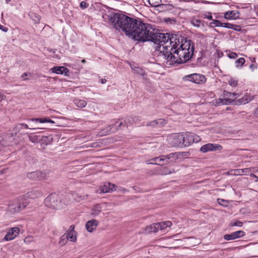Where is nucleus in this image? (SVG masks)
I'll use <instances>...</instances> for the list:
<instances>
[{"label": "nucleus", "mask_w": 258, "mask_h": 258, "mask_svg": "<svg viewBox=\"0 0 258 258\" xmlns=\"http://www.w3.org/2000/svg\"><path fill=\"white\" fill-rule=\"evenodd\" d=\"M109 21L115 29L121 30L135 40L153 42L159 55L163 56L169 64L184 63L193 55L195 47L191 40L176 34L154 33L149 25L122 14H114Z\"/></svg>", "instance_id": "nucleus-1"}, {"label": "nucleus", "mask_w": 258, "mask_h": 258, "mask_svg": "<svg viewBox=\"0 0 258 258\" xmlns=\"http://www.w3.org/2000/svg\"><path fill=\"white\" fill-rule=\"evenodd\" d=\"M222 98L214 100L212 103L214 105H220V104H229L233 101H235V99L239 96L238 93H231L226 90L223 91Z\"/></svg>", "instance_id": "nucleus-2"}, {"label": "nucleus", "mask_w": 258, "mask_h": 258, "mask_svg": "<svg viewBox=\"0 0 258 258\" xmlns=\"http://www.w3.org/2000/svg\"><path fill=\"white\" fill-rule=\"evenodd\" d=\"M46 206L53 209H59L61 206V201L59 197L55 194H51L44 200Z\"/></svg>", "instance_id": "nucleus-3"}, {"label": "nucleus", "mask_w": 258, "mask_h": 258, "mask_svg": "<svg viewBox=\"0 0 258 258\" xmlns=\"http://www.w3.org/2000/svg\"><path fill=\"white\" fill-rule=\"evenodd\" d=\"M169 144L173 147H182L184 146L183 135L178 133L172 135L168 139Z\"/></svg>", "instance_id": "nucleus-4"}, {"label": "nucleus", "mask_w": 258, "mask_h": 258, "mask_svg": "<svg viewBox=\"0 0 258 258\" xmlns=\"http://www.w3.org/2000/svg\"><path fill=\"white\" fill-rule=\"evenodd\" d=\"M184 146L187 147L194 143H198L201 140V138L193 133L187 132L183 135Z\"/></svg>", "instance_id": "nucleus-5"}, {"label": "nucleus", "mask_w": 258, "mask_h": 258, "mask_svg": "<svg viewBox=\"0 0 258 258\" xmlns=\"http://www.w3.org/2000/svg\"><path fill=\"white\" fill-rule=\"evenodd\" d=\"M27 202L20 203L19 199L13 201L9 206V211L13 213L20 212L24 209L27 205Z\"/></svg>", "instance_id": "nucleus-6"}, {"label": "nucleus", "mask_w": 258, "mask_h": 258, "mask_svg": "<svg viewBox=\"0 0 258 258\" xmlns=\"http://www.w3.org/2000/svg\"><path fill=\"white\" fill-rule=\"evenodd\" d=\"M185 78L188 81L197 84H203L207 81V79L204 75L196 73L186 75Z\"/></svg>", "instance_id": "nucleus-7"}, {"label": "nucleus", "mask_w": 258, "mask_h": 258, "mask_svg": "<svg viewBox=\"0 0 258 258\" xmlns=\"http://www.w3.org/2000/svg\"><path fill=\"white\" fill-rule=\"evenodd\" d=\"M222 149L223 147L220 145L208 143L202 146L201 147L200 151L203 153H207L209 151H220Z\"/></svg>", "instance_id": "nucleus-8"}, {"label": "nucleus", "mask_w": 258, "mask_h": 258, "mask_svg": "<svg viewBox=\"0 0 258 258\" xmlns=\"http://www.w3.org/2000/svg\"><path fill=\"white\" fill-rule=\"evenodd\" d=\"M20 229L17 227H15L9 229L7 233L5 236L4 239L5 241H10L14 239L19 234Z\"/></svg>", "instance_id": "nucleus-9"}, {"label": "nucleus", "mask_w": 258, "mask_h": 258, "mask_svg": "<svg viewBox=\"0 0 258 258\" xmlns=\"http://www.w3.org/2000/svg\"><path fill=\"white\" fill-rule=\"evenodd\" d=\"M188 155V152H175L171 153L165 156L166 159H167V163H168V160L170 159H171L172 161H175L176 159L185 158Z\"/></svg>", "instance_id": "nucleus-10"}, {"label": "nucleus", "mask_w": 258, "mask_h": 258, "mask_svg": "<svg viewBox=\"0 0 258 258\" xmlns=\"http://www.w3.org/2000/svg\"><path fill=\"white\" fill-rule=\"evenodd\" d=\"M115 185L110 183H105L102 186H101L96 192L98 194L106 193L115 190Z\"/></svg>", "instance_id": "nucleus-11"}, {"label": "nucleus", "mask_w": 258, "mask_h": 258, "mask_svg": "<svg viewBox=\"0 0 258 258\" xmlns=\"http://www.w3.org/2000/svg\"><path fill=\"white\" fill-rule=\"evenodd\" d=\"M75 226L74 225H71L68 230L67 233L65 234L66 237L69 240L72 242H76L77 241V232L75 231Z\"/></svg>", "instance_id": "nucleus-12"}, {"label": "nucleus", "mask_w": 258, "mask_h": 258, "mask_svg": "<svg viewBox=\"0 0 258 258\" xmlns=\"http://www.w3.org/2000/svg\"><path fill=\"white\" fill-rule=\"evenodd\" d=\"M76 194L72 193H66L64 194L62 198L60 199L61 203H63L64 205H67L70 203L72 202L73 200H76L75 196Z\"/></svg>", "instance_id": "nucleus-13"}, {"label": "nucleus", "mask_w": 258, "mask_h": 258, "mask_svg": "<svg viewBox=\"0 0 258 258\" xmlns=\"http://www.w3.org/2000/svg\"><path fill=\"white\" fill-rule=\"evenodd\" d=\"M27 176L28 178L33 180H41L44 178L43 173L39 171L28 173Z\"/></svg>", "instance_id": "nucleus-14"}, {"label": "nucleus", "mask_w": 258, "mask_h": 258, "mask_svg": "<svg viewBox=\"0 0 258 258\" xmlns=\"http://www.w3.org/2000/svg\"><path fill=\"white\" fill-rule=\"evenodd\" d=\"M98 223V221L95 219L88 221L85 225L86 230L89 232H93L97 227Z\"/></svg>", "instance_id": "nucleus-15"}, {"label": "nucleus", "mask_w": 258, "mask_h": 258, "mask_svg": "<svg viewBox=\"0 0 258 258\" xmlns=\"http://www.w3.org/2000/svg\"><path fill=\"white\" fill-rule=\"evenodd\" d=\"M253 99V97L248 94L247 93L245 94L242 97L237 99L235 101V104L236 105H241V104H245Z\"/></svg>", "instance_id": "nucleus-16"}, {"label": "nucleus", "mask_w": 258, "mask_h": 258, "mask_svg": "<svg viewBox=\"0 0 258 258\" xmlns=\"http://www.w3.org/2000/svg\"><path fill=\"white\" fill-rule=\"evenodd\" d=\"M239 17V13L237 11H230L225 12L224 17L226 19H236Z\"/></svg>", "instance_id": "nucleus-17"}, {"label": "nucleus", "mask_w": 258, "mask_h": 258, "mask_svg": "<svg viewBox=\"0 0 258 258\" xmlns=\"http://www.w3.org/2000/svg\"><path fill=\"white\" fill-rule=\"evenodd\" d=\"M158 223H154L153 224H151V225L146 227L145 228V232L146 233H156L159 230H161V226Z\"/></svg>", "instance_id": "nucleus-18"}, {"label": "nucleus", "mask_w": 258, "mask_h": 258, "mask_svg": "<svg viewBox=\"0 0 258 258\" xmlns=\"http://www.w3.org/2000/svg\"><path fill=\"white\" fill-rule=\"evenodd\" d=\"M52 72L57 74H65L69 72V70L67 68L64 67H55L51 69Z\"/></svg>", "instance_id": "nucleus-19"}, {"label": "nucleus", "mask_w": 258, "mask_h": 258, "mask_svg": "<svg viewBox=\"0 0 258 258\" xmlns=\"http://www.w3.org/2000/svg\"><path fill=\"white\" fill-rule=\"evenodd\" d=\"M42 196V194L40 191L36 190L28 192L26 195L27 198L33 199L41 197Z\"/></svg>", "instance_id": "nucleus-20"}, {"label": "nucleus", "mask_w": 258, "mask_h": 258, "mask_svg": "<svg viewBox=\"0 0 258 258\" xmlns=\"http://www.w3.org/2000/svg\"><path fill=\"white\" fill-rule=\"evenodd\" d=\"M73 102L77 107L80 108H84L87 104V103L85 100L80 99L77 98H75Z\"/></svg>", "instance_id": "nucleus-21"}, {"label": "nucleus", "mask_w": 258, "mask_h": 258, "mask_svg": "<svg viewBox=\"0 0 258 258\" xmlns=\"http://www.w3.org/2000/svg\"><path fill=\"white\" fill-rule=\"evenodd\" d=\"M155 164L159 165H163L167 164V159L165 156H162L160 157H155Z\"/></svg>", "instance_id": "nucleus-22"}, {"label": "nucleus", "mask_w": 258, "mask_h": 258, "mask_svg": "<svg viewBox=\"0 0 258 258\" xmlns=\"http://www.w3.org/2000/svg\"><path fill=\"white\" fill-rule=\"evenodd\" d=\"M31 120L32 121H35L36 122H39L40 123H54L55 122L49 119L48 117H44V118H31Z\"/></svg>", "instance_id": "nucleus-23"}, {"label": "nucleus", "mask_w": 258, "mask_h": 258, "mask_svg": "<svg viewBox=\"0 0 258 258\" xmlns=\"http://www.w3.org/2000/svg\"><path fill=\"white\" fill-rule=\"evenodd\" d=\"M101 211V206L99 204L95 205L92 209V215L96 216Z\"/></svg>", "instance_id": "nucleus-24"}, {"label": "nucleus", "mask_w": 258, "mask_h": 258, "mask_svg": "<svg viewBox=\"0 0 258 258\" xmlns=\"http://www.w3.org/2000/svg\"><path fill=\"white\" fill-rule=\"evenodd\" d=\"M227 84L232 88H235L237 86L238 80L235 78H230L227 80Z\"/></svg>", "instance_id": "nucleus-25"}, {"label": "nucleus", "mask_w": 258, "mask_h": 258, "mask_svg": "<svg viewBox=\"0 0 258 258\" xmlns=\"http://www.w3.org/2000/svg\"><path fill=\"white\" fill-rule=\"evenodd\" d=\"M164 122V120L163 119H159L158 120H154L150 122L147 124V125L156 126L158 125L159 123L162 124Z\"/></svg>", "instance_id": "nucleus-26"}, {"label": "nucleus", "mask_w": 258, "mask_h": 258, "mask_svg": "<svg viewBox=\"0 0 258 258\" xmlns=\"http://www.w3.org/2000/svg\"><path fill=\"white\" fill-rule=\"evenodd\" d=\"M158 223L160 225V226H161V230L164 229L167 227H170L172 225V223L169 221Z\"/></svg>", "instance_id": "nucleus-27"}, {"label": "nucleus", "mask_w": 258, "mask_h": 258, "mask_svg": "<svg viewBox=\"0 0 258 258\" xmlns=\"http://www.w3.org/2000/svg\"><path fill=\"white\" fill-rule=\"evenodd\" d=\"M28 138L30 141L33 143H37L40 140V136L37 135H29Z\"/></svg>", "instance_id": "nucleus-28"}, {"label": "nucleus", "mask_w": 258, "mask_h": 258, "mask_svg": "<svg viewBox=\"0 0 258 258\" xmlns=\"http://www.w3.org/2000/svg\"><path fill=\"white\" fill-rule=\"evenodd\" d=\"M213 22L210 23V26L211 27H221L222 23L219 20H213Z\"/></svg>", "instance_id": "nucleus-29"}, {"label": "nucleus", "mask_w": 258, "mask_h": 258, "mask_svg": "<svg viewBox=\"0 0 258 258\" xmlns=\"http://www.w3.org/2000/svg\"><path fill=\"white\" fill-rule=\"evenodd\" d=\"M170 7V5L159 4V5L158 6L157 8H158V10L160 11H165L168 10Z\"/></svg>", "instance_id": "nucleus-30"}, {"label": "nucleus", "mask_w": 258, "mask_h": 258, "mask_svg": "<svg viewBox=\"0 0 258 258\" xmlns=\"http://www.w3.org/2000/svg\"><path fill=\"white\" fill-rule=\"evenodd\" d=\"M161 2V0H148L149 5L153 7H157Z\"/></svg>", "instance_id": "nucleus-31"}, {"label": "nucleus", "mask_w": 258, "mask_h": 258, "mask_svg": "<svg viewBox=\"0 0 258 258\" xmlns=\"http://www.w3.org/2000/svg\"><path fill=\"white\" fill-rule=\"evenodd\" d=\"M235 239L241 238L245 235V232L242 230H239L233 232Z\"/></svg>", "instance_id": "nucleus-32"}, {"label": "nucleus", "mask_w": 258, "mask_h": 258, "mask_svg": "<svg viewBox=\"0 0 258 258\" xmlns=\"http://www.w3.org/2000/svg\"><path fill=\"white\" fill-rule=\"evenodd\" d=\"M68 240V239L67 237H66V234H63L60 237L59 243L60 245L63 246L66 244Z\"/></svg>", "instance_id": "nucleus-33"}, {"label": "nucleus", "mask_w": 258, "mask_h": 258, "mask_svg": "<svg viewBox=\"0 0 258 258\" xmlns=\"http://www.w3.org/2000/svg\"><path fill=\"white\" fill-rule=\"evenodd\" d=\"M245 62V59L243 57L239 58L236 60L235 63L237 67H241Z\"/></svg>", "instance_id": "nucleus-34"}, {"label": "nucleus", "mask_w": 258, "mask_h": 258, "mask_svg": "<svg viewBox=\"0 0 258 258\" xmlns=\"http://www.w3.org/2000/svg\"><path fill=\"white\" fill-rule=\"evenodd\" d=\"M191 24L194 26L199 27L202 24V21L197 19H192L191 20Z\"/></svg>", "instance_id": "nucleus-35"}, {"label": "nucleus", "mask_w": 258, "mask_h": 258, "mask_svg": "<svg viewBox=\"0 0 258 258\" xmlns=\"http://www.w3.org/2000/svg\"><path fill=\"white\" fill-rule=\"evenodd\" d=\"M132 119V122H130V121H129L130 124H134V123L137 124V123H138V121L141 120L140 117L138 116H134V117L130 116V117H128V119Z\"/></svg>", "instance_id": "nucleus-36"}, {"label": "nucleus", "mask_w": 258, "mask_h": 258, "mask_svg": "<svg viewBox=\"0 0 258 258\" xmlns=\"http://www.w3.org/2000/svg\"><path fill=\"white\" fill-rule=\"evenodd\" d=\"M224 239L226 240H231L235 239L233 233L225 234L224 236Z\"/></svg>", "instance_id": "nucleus-37"}, {"label": "nucleus", "mask_w": 258, "mask_h": 258, "mask_svg": "<svg viewBox=\"0 0 258 258\" xmlns=\"http://www.w3.org/2000/svg\"><path fill=\"white\" fill-rule=\"evenodd\" d=\"M202 17L205 19H208L209 20H213L212 13L210 12H205L202 14Z\"/></svg>", "instance_id": "nucleus-38"}, {"label": "nucleus", "mask_w": 258, "mask_h": 258, "mask_svg": "<svg viewBox=\"0 0 258 258\" xmlns=\"http://www.w3.org/2000/svg\"><path fill=\"white\" fill-rule=\"evenodd\" d=\"M231 226H238L242 227L243 226V223L239 220H236L235 222H232L230 223Z\"/></svg>", "instance_id": "nucleus-39"}, {"label": "nucleus", "mask_w": 258, "mask_h": 258, "mask_svg": "<svg viewBox=\"0 0 258 258\" xmlns=\"http://www.w3.org/2000/svg\"><path fill=\"white\" fill-rule=\"evenodd\" d=\"M217 202L220 205L223 206H226L227 202L225 200H223L222 199H217Z\"/></svg>", "instance_id": "nucleus-40"}, {"label": "nucleus", "mask_w": 258, "mask_h": 258, "mask_svg": "<svg viewBox=\"0 0 258 258\" xmlns=\"http://www.w3.org/2000/svg\"><path fill=\"white\" fill-rule=\"evenodd\" d=\"M233 24L229 23H222V27H225L226 28L231 29Z\"/></svg>", "instance_id": "nucleus-41"}, {"label": "nucleus", "mask_w": 258, "mask_h": 258, "mask_svg": "<svg viewBox=\"0 0 258 258\" xmlns=\"http://www.w3.org/2000/svg\"><path fill=\"white\" fill-rule=\"evenodd\" d=\"M233 172V174L235 175H242L243 174V169H235Z\"/></svg>", "instance_id": "nucleus-42"}, {"label": "nucleus", "mask_w": 258, "mask_h": 258, "mask_svg": "<svg viewBox=\"0 0 258 258\" xmlns=\"http://www.w3.org/2000/svg\"><path fill=\"white\" fill-rule=\"evenodd\" d=\"M232 28H231V29H233L236 31H241V27L239 25H234L233 24Z\"/></svg>", "instance_id": "nucleus-43"}, {"label": "nucleus", "mask_w": 258, "mask_h": 258, "mask_svg": "<svg viewBox=\"0 0 258 258\" xmlns=\"http://www.w3.org/2000/svg\"><path fill=\"white\" fill-rule=\"evenodd\" d=\"M30 75H31V74L29 73H24V74H23L21 75V78H22V79L23 81H26L28 79V78H26V77H27V76H30Z\"/></svg>", "instance_id": "nucleus-44"}, {"label": "nucleus", "mask_w": 258, "mask_h": 258, "mask_svg": "<svg viewBox=\"0 0 258 258\" xmlns=\"http://www.w3.org/2000/svg\"><path fill=\"white\" fill-rule=\"evenodd\" d=\"M238 56V55L235 52H231L229 54V57L231 58H236V57H237Z\"/></svg>", "instance_id": "nucleus-45"}, {"label": "nucleus", "mask_w": 258, "mask_h": 258, "mask_svg": "<svg viewBox=\"0 0 258 258\" xmlns=\"http://www.w3.org/2000/svg\"><path fill=\"white\" fill-rule=\"evenodd\" d=\"M80 6L82 9H85L88 7V5L85 2L82 1L81 2Z\"/></svg>", "instance_id": "nucleus-46"}, {"label": "nucleus", "mask_w": 258, "mask_h": 258, "mask_svg": "<svg viewBox=\"0 0 258 258\" xmlns=\"http://www.w3.org/2000/svg\"><path fill=\"white\" fill-rule=\"evenodd\" d=\"M251 172V169L246 168L243 169V174H248Z\"/></svg>", "instance_id": "nucleus-47"}, {"label": "nucleus", "mask_w": 258, "mask_h": 258, "mask_svg": "<svg viewBox=\"0 0 258 258\" xmlns=\"http://www.w3.org/2000/svg\"><path fill=\"white\" fill-rule=\"evenodd\" d=\"M147 164H155V158L147 161Z\"/></svg>", "instance_id": "nucleus-48"}, {"label": "nucleus", "mask_w": 258, "mask_h": 258, "mask_svg": "<svg viewBox=\"0 0 258 258\" xmlns=\"http://www.w3.org/2000/svg\"><path fill=\"white\" fill-rule=\"evenodd\" d=\"M249 67L252 71H253L254 70L257 69V66L254 64H251Z\"/></svg>", "instance_id": "nucleus-49"}, {"label": "nucleus", "mask_w": 258, "mask_h": 258, "mask_svg": "<svg viewBox=\"0 0 258 258\" xmlns=\"http://www.w3.org/2000/svg\"><path fill=\"white\" fill-rule=\"evenodd\" d=\"M19 125H21V126H23L24 128H27V129L29 128V127H28V125L27 124H26V123H20L19 124ZM18 126V125H17V126Z\"/></svg>", "instance_id": "nucleus-50"}, {"label": "nucleus", "mask_w": 258, "mask_h": 258, "mask_svg": "<svg viewBox=\"0 0 258 258\" xmlns=\"http://www.w3.org/2000/svg\"><path fill=\"white\" fill-rule=\"evenodd\" d=\"M129 121H130V122H132V119H128V117L125 120V123H126V124L127 125L131 124L129 123Z\"/></svg>", "instance_id": "nucleus-51"}, {"label": "nucleus", "mask_w": 258, "mask_h": 258, "mask_svg": "<svg viewBox=\"0 0 258 258\" xmlns=\"http://www.w3.org/2000/svg\"><path fill=\"white\" fill-rule=\"evenodd\" d=\"M0 29H2L4 32H7L8 30V29L7 27H4L2 26H1V28Z\"/></svg>", "instance_id": "nucleus-52"}, {"label": "nucleus", "mask_w": 258, "mask_h": 258, "mask_svg": "<svg viewBox=\"0 0 258 258\" xmlns=\"http://www.w3.org/2000/svg\"><path fill=\"white\" fill-rule=\"evenodd\" d=\"M192 2H193L195 4H198V3H200L201 2L203 3L202 1H201L200 0H192Z\"/></svg>", "instance_id": "nucleus-53"}, {"label": "nucleus", "mask_w": 258, "mask_h": 258, "mask_svg": "<svg viewBox=\"0 0 258 258\" xmlns=\"http://www.w3.org/2000/svg\"><path fill=\"white\" fill-rule=\"evenodd\" d=\"M100 82L102 84H104L106 82V80L105 79H101Z\"/></svg>", "instance_id": "nucleus-54"}, {"label": "nucleus", "mask_w": 258, "mask_h": 258, "mask_svg": "<svg viewBox=\"0 0 258 258\" xmlns=\"http://www.w3.org/2000/svg\"><path fill=\"white\" fill-rule=\"evenodd\" d=\"M250 177H255V178H256V177H257V176H256L254 174H253V173H251V174H250Z\"/></svg>", "instance_id": "nucleus-55"}, {"label": "nucleus", "mask_w": 258, "mask_h": 258, "mask_svg": "<svg viewBox=\"0 0 258 258\" xmlns=\"http://www.w3.org/2000/svg\"><path fill=\"white\" fill-rule=\"evenodd\" d=\"M255 113V115L258 117V108L257 109V110Z\"/></svg>", "instance_id": "nucleus-56"}, {"label": "nucleus", "mask_w": 258, "mask_h": 258, "mask_svg": "<svg viewBox=\"0 0 258 258\" xmlns=\"http://www.w3.org/2000/svg\"><path fill=\"white\" fill-rule=\"evenodd\" d=\"M81 61H82V63H85L86 62V60L85 59H82L81 60Z\"/></svg>", "instance_id": "nucleus-57"}, {"label": "nucleus", "mask_w": 258, "mask_h": 258, "mask_svg": "<svg viewBox=\"0 0 258 258\" xmlns=\"http://www.w3.org/2000/svg\"><path fill=\"white\" fill-rule=\"evenodd\" d=\"M123 124V123L122 122H120L119 123V126H121Z\"/></svg>", "instance_id": "nucleus-58"}, {"label": "nucleus", "mask_w": 258, "mask_h": 258, "mask_svg": "<svg viewBox=\"0 0 258 258\" xmlns=\"http://www.w3.org/2000/svg\"><path fill=\"white\" fill-rule=\"evenodd\" d=\"M256 180H255V182H258V177H256Z\"/></svg>", "instance_id": "nucleus-59"}, {"label": "nucleus", "mask_w": 258, "mask_h": 258, "mask_svg": "<svg viewBox=\"0 0 258 258\" xmlns=\"http://www.w3.org/2000/svg\"><path fill=\"white\" fill-rule=\"evenodd\" d=\"M7 2H10L11 0H6Z\"/></svg>", "instance_id": "nucleus-60"}, {"label": "nucleus", "mask_w": 258, "mask_h": 258, "mask_svg": "<svg viewBox=\"0 0 258 258\" xmlns=\"http://www.w3.org/2000/svg\"><path fill=\"white\" fill-rule=\"evenodd\" d=\"M44 138L45 139H47V137H44Z\"/></svg>", "instance_id": "nucleus-61"}, {"label": "nucleus", "mask_w": 258, "mask_h": 258, "mask_svg": "<svg viewBox=\"0 0 258 258\" xmlns=\"http://www.w3.org/2000/svg\"><path fill=\"white\" fill-rule=\"evenodd\" d=\"M137 70H140V69L139 68H137Z\"/></svg>", "instance_id": "nucleus-62"}]
</instances>
